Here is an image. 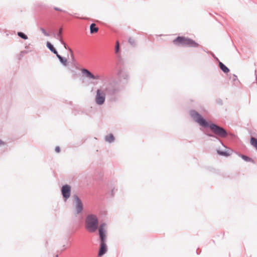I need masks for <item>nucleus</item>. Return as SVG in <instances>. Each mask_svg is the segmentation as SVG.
I'll return each instance as SVG.
<instances>
[{
  "label": "nucleus",
  "mask_w": 257,
  "mask_h": 257,
  "mask_svg": "<svg viewBox=\"0 0 257 257\" xmlns=\"http://www.w3.org/2000/svg\"><path fill=\"white\" fill-rule=\"evenodd\" d=\"M191 117L193 120L197 122L201 126L204 128H209L213 133H206V135L210 137H212L219 140L217 136L221 138H226L228 133L222 127H221L210 121H207L204 118L200 113H191Z\"/></svg>",
  "instance_id": "obj_1"
},
{
  "label": "nucleus",
  "mask_w": 257,
  "mask_h": 257,
  "mask_svg": "<svg viewBox=\"0 0 257 257\" xmlns=\"http://www.w3.org/2000/svg\"><path fill=\"white\" fill-rule=\"evenodd\" d=\"M71 53H72V52H71ZM71 55H72V56H73V53H72Z\"/></svg>",
  "instance_id": "obj_28"
},
{
  "label": "nucleus",
  "mask_w": 257,
  "mask_h": 257,
  "mask_svg": "<svg viewBox=\"0 0 257 257\" xmlns=\"http://www.w3.org/2000/svg\"><path fill=\"white\" fill-rule=\"evenodd\" d=\"M118 49H119V43L117 41L116 42V52H117Z\"/></svg>",
  "instance_id": "obj_24"
},
{
  "label": "nucleus",
  "mask_w": 257,
  "mask_h": 257,
  "mask_svg": "<svg viewBox=\"0 0 257 257\" xmlns=\"http://www.w3.org/2000/svg\"><path fill=\"white\" fill-rule=\"evenodd\" d=\"M217 152L219 155L223 156H225V157H228L230 155L229 153H228V152H227L226 151H222L217 150Z\"/></svg>",
  "instance_id": "obj_18"
},
{
  "label": "nucleus",
  "mask_w": 257,
  "mask_h": 257,
  "mask_svg": "<svg viewBox=\"0 0 257 257\" xmlns=\"http://www.w3.org/2000/svg\"><path fill=\"white\" fill-rule=\"evenodd\" d=\"M219 142H220V143H221L223 146H224V145H223V144L222 143V142H221L220 140H219Z\"/></svg>",
  "instance_id": "obj_27"
},
{
  "label": "nucleus",
  "mask_w": 257,
  "mask_h": 257,
  "mask_svg": "<svg viewBox=\"0 0 257 257\" xmlns=\"http://www.w3.org/2000/svg\"><path fill=\"white\" fill-rule=\"evenodd\" d=\"M100 242H105L106 239V230H102L101 228L98 230Z\"/></svg>",
  "instance_id": "obj_8"
},
{
  "label": "nucleus",
  "mask_w": 257,
  "mask_h": 257,
  "mask_svg": "<svg viewBox=\"0 0 257 257\" xmlns=\"http://www.w3.org/2000/svg\"><path fill=\"white\" fill-rule=\"evenodd\" d=\"M61 191L63 197L66 201L70 196L71 186L67 184L64 185L62 187Z\"/></svg>",
  "instance_id": "obj_6"
},
{
  "label": "nucleus",
  "mask_w": 257,
  "mask_h": 257,
  "mask_svg": "<svg viewBox=\"0 0 257 257\" xmlns=\"http://www.w3.org/2000/svg\"><path fill=\"white\" fill-rule=\"evenodd\" d=\"M90 31L91 34L96 33L98 31V28L96 27L95 24L93 23L90 26Z\"/></svg>",
  "instance_id": "obj_11"
},
{
  "label": "nucleus",
  "mask_w": 257,
  "mask_h": 257,
  "mask_svg": "<svg viewBox=\"0 0 257 257\" xmlns=\"http://www.w3.org/2000/svg\"><path fill=\"white\" fill-rule=\"evenodd\" d=\"M82 72L85 74L87 77H89L91 79H98V76H95L93 74H92L87 69H83L82 70Z\"/></svg>",
  "instance_id": "obj_9"
},
{
  "label": "nucleus",
  "mask_w": 257,
  "mask_h": 257,
  "mask_svg": "<svg viewBox=\"0 0 257 257\" xmlns=\"http://www.w3.org/2000/svg\"><path fill=\"white\" fill-rule=\"evenodd\" d=\"M46 45H47V47L50 49V50L51 51L53 52L56 55L57 54H58L56 50L55 49V48L53 47V46L49 42H47Z\"/></svg>",
  "instance_id": "obj_13"
},
{
  "label": "nucleus",
  "mask_w": 257,
  "mask_h": 257,
  "mask_svg": "<svg viewBox=\"0 0 257 257\" xmlns=\"http://www.w3.org/2000/svg\"><path fill=\"white\" fill-rule=\"evenodd\" d=\"M55 151L57 152V153H59L60 152V148L58 146H57L56 148H55Z\"/></svg>",
  "instance_id": "obj_22"
},
{
  "label": "nucleus",
  "mask_w": 257,
  "mask_h": 257,
  "mask_svg": "<svg viewBox=\"0 0 257 257\" xmlns=\"http://www.w3.org/2000/svg\"><path fill=\"white\" fill-rule=\"evenodd\" d=\"M57 58L59 59L61 63L65 66H66L68 64V61L67 59L66 58H63L62 56H61L60 55L57 54Z\"/></svg>",
  "instance_id": "obj_12"
},
{
  "label": "nucleus",
  "mask_w": 257,
  "mask_h": 257,
  "mask_svg": "<svg viewBox=\"0 0 257 257\" xmlns=\"http://www.w3.org/2000/svg\"><path fill=\"white\" fill-rule=\"evenodd\" d=\"M18 35L21 38H22V39H24V40H27L28 39V37L27 35H26L25 34H24L22 32H18Z\"/></svg>",
  "instance_id": "obj_19"
},
{
  "label": "nucleus",
  "mask_w": 257,
  "mask_h": 257,
  "mask_svg": "<svg viewBox=\"0 0 257 257\" xmlns=\"http://www.w3.org/2000/svg\"><path fill=\"white\" fill-rule=\"evenodd\" d=\"M5 143L0 139V146L4 145Z\"/></svg>",
  "instance_id": "obj_25"
},
{
  "label": "nucleus",
  "mask_w": 257,
  "mask_h": 257,
  "mask_svg": "<svg viewBox=\"0 0 257 257\" xmlns=\"http://www.w3.org/2000/svg\"><path fill=\"white\" fill-rule=\"evenodd\" d=\"M239 156L245 162H250L254 163V161L251 158H249L244 155H239Z\"/></svg>",
  "instance_id": "obj_16"
},
{
  "label": "nucleus",
  "mask_w": 257,
  "mask_h": 257,
  "mask_svg": "<svg viewBox=\"0 0 257 257\" xmlns=\"http://www.w3.org/2000/svg\"><path fill=\"white\" fill-rule=\"evenodd\" d=\"M107 250V245L105 242H100V248L98 252V256H101L104 255Z\"/></svg>",
  "instance_id": "obj_7"
},
{
  "label": "nucleus",
  "mask_w": 257,
  "mask_h": 257,
  "mask_svg": "<svg viewBox=\"0 0 257 257\" xmlns=\"http://www.w3.org/2000/svg\"><path fill=\"white\" fill-rule=\"evenodd\" d=\"M54 9L56 10V11H62V10H61L59 8H54Z\"/></svg>",
  "instance_id": "obj_26"
},
{
  "label": "nucleus",
  "mask_w": 257,
  "mask_h": 257,
  "mask_svg": "<svg viewBox=\"0 0 257 257\" xmlns=\"http://www.w3.org/2000/svg\"><path fill=\"white\" fill-rule=\"evenodd\" d=\"M219 65L221 70L224 73H228L229 71V69L222 62H219Z\"/></svg>",
  "instance_id": "obj_14"
},
{
  "label": "nucleus",
  "mask_w": 257,
  "mask_h": 257,
  "mask_svg": "<svg viewBox=\"0 0 257 257\" xmlns=\"http://www.w3.org/2000/svg\"><path fill=\"white\" fill-rule=\"evenodd\" d=\"M41 32L43 33V34L46 36H48V33L45 31V30L43 28H41Z\"/></svg>",
  "instance_id": "obj_21"
},
{
  "label": "nucleus",
  "mask_w": 257,
  "mask_h": 257,
  "mask_svg": "<svg viewBox=\"0 0 257 257\" xmlns=\"http://www.w3.org/2000/svg\"><path fill=\"white\" fill-rule=\"evenodd\" d=\"M106 225L105 223H101L99 225H98V229L99 230L101 228L102 230H105L104 228H105Z\"/></svg>",
  "instance_id": "obj_20"
},
{
  "label": "nucleus",
  "mask_w": 257,
  "mask_h": 257,
  "mask_svg": "<svg viewBox=\"0 0 257 257\" xmlns=\"http://www.w3.org/2000/svg\"><path fill=\"white\" fill-rule=\"evenodd\" d=\"M73 198L74 200V205L75 207V215H77L81 213L83 209V203L77 195H74Z\"/></svg>",
  "instance_id": "obj_4"
},
{
  "label": "nucleus",
  "mask_w": 257,
  "mask_h": 257,
  "mask_svg": "<svg viewBox=\"0 0 257 257\" xmlns=\"http://www.w3.org/2000/svg\"><path fill=\"white\" fill-rule=\"evenodd\" d=\"M129 43L132 45L134 43V40L133 38H130L128 40Z\"/></svg>",
  "instance_id": "obj_23"
},
{
  "label": "nucleus",
  "mask_w": 257,
  "mask_h": 257,
  "mask_svg": "<svg viewBox=\"0 0 257 257\" xmlns=\"http://www.w3.org/2000/svg\"><path fill=\"white\" fill-rule=\"evenodd\" d=\"M95 102L98 105H102L105 100V92L101 89H98L95 96Z\"/></svg>",
  "instance_id": "obj_5"
},
{
  "label": "nucleus",
  "mask_w": 257,
  "mask_h": 257,
  "mask_svg": "<svg viewBox=\"0 0 257 257\" xmlns=\"http://www.w3.org/2000/svg\"><path fill=\"white\" fill-rule=\"evenodd\" d=\"M173 43L177 46L182 45L189 47L197 48L199 45L193 40L184 36H178L173 40Z\"/></svg>",
  "instance_id": "obj_3"
},
{
  "label": "nucleus",
  "mask_w": 257,
  "mask_h": 257,
  "mask_svg": "<svg viewBox=\"0 0 257 257\" xmlns=\"http://www.w3.org/2000/svg\"><path fill=\"white\" fill-rule=\"evenodd\" d=\"M250 144L253 147H254L256 150H257V139L254 138V137H251L250 138Z\"/></svg>",
  "instance_id": "obj_15"
},
{
  "label": "nucleus",
  "mask_w": 257,
  "mask_h": 257,
  "mask_svg": "<svg viewBox=\"0 0 257 257\" xmlns=\"http://www.w3.org/2000/svg\"><path fill=\"white\" fill-rule=\"evenodd\" d=\"M62 33V29L61 28V29H60L59 31V34L58 35V38L59 39V40H60L61 43L63 45H64V47L66 48V44H65V43H64V42L62 40V36H61Z\"/></svg>",
  "instance_id": "obj_17"
},
{
  "label": "nucleus",
  "mask_w": 257,
  "mask_h": 257,
  "mask_svg": "<svg viewBox=\"0 0 257 257\" xmlns=\"http://www.w3.org/2000/svg\"><path fill=\"white\" fill-rule=\"evenodd\" d=\"M98 219L93 214H88L85 220V229L89 232H95L98 228Z\"/></svg>",
  "instance_id": "obj_2"
},
{
  "label": "nucleus",
  "mask_w": 257,
  "mask_h": 257,
  "mask_svg": "<svg viewBox=\"0 0 257 257\" xmlns=\"http://www.w3.org/2000/svg\"><path fill=\"white\" fill-rule=\"evenodd\" d=\"M104 140L106 142L111 143L114 141L115 138L112 134H110L105 137Z\"/></svg>",
  "instance_id": "obj_10"
}]
</instances>
